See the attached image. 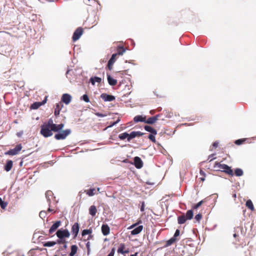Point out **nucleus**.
I'll use <instances>...</instances> for the list:
<instances>
[{
    "label": "nucleus",
    "instance_id": "1",
    "mask_svg": "<svg viewBox=\"0 0 256 256\" xmlns=\"http://www.w3.org/2000/svg\"><path fill=\"white\" fill-rule=\"evenodd\" d=\"M56 236L58 239L56 240L58 244H60L63 243H67L66 240L70 236V232L67 229H60L56 232Z\"/></svg>",
    "mask_w": 256,
    "mask_h": 256
},
{
    "label": "nucleus",
    "instance_id": "2",
    "mask_svg": "<svg viewBox=\"0 0 256 256\" xmlns=\"http://www.w3.org/2000/svg\"><path fill=\"white\" fill-rule=\"evenodd\" d=\"M40 128V134L44 137L48 138L52 135V130L50 120L46 123L42 125Z\"/></svg>",
    "mask_w": 256,
    "mask_h": 256
},
{
    "label": "nucleus",
    "instance_id": "3",
    "mask_svg": "<svg viewBox=\"0 0 256 256\" xmlns=\"http://www.w3.org/2000/svg\"><path fill=\"white\" fill-rule=\"evenodd\" d=\"M71 132L70 129H66L64 130H61L59 133L54 135V138L57 140L65 139Z\"/></svg>",
    "mask_w": 256,
    "mask_h": 256
},
{
    "label": "nucleus",
    "instance_id": "4",
    "mask_svg": "<svg viewBox=\"0 0 256 256\" xmlns=\"http://www.w3.org/2000/svg\"><path fill=\"white\" fill-rule=\"evenodd\" d=\"M22 146L21 144H18L13 149H10L5 152L6 155L14 156L17 154L22 150Z\"/></svg>",
    "mask_w": 256,
    "mask_h": 256
},
{
    "label": "nucleus",
    "instance_id": "5",
    "mask_svg": "<svg viewBox=\"0 0 256 256\" xmlns=\"http://www.w3.org/2000/svg\"><path fill=\"white\" fill-rule=\"evenodd\" d=\"M50 121L51 124L53 132H58L62 130L64 127V124H56L53 123V120L52 119H50Z\"/></svg>",
    "mask_w": 256,
    "mask_h": 256
},
{
    "label": "nucleus",
    "instance_id": "6",
    "mask_svg": "<svg viewBox=\"0 0 256 256\" xmlns=\"http://www.w3.org/2000/svg\"><path fill=\"white\" fill-rule=\"evenodd\" d=\"M83 29L80 27L76 29L72 36V40L75 42L78 40L83 34Z\"/></svg>",
    "mask_w": 256,
    "mask_h": 256
},
{
    "label": "nucleus",
    "instance_id": "7",
    "mask_svg": "<svg viewBox=\"0 0 256 256\" xmlns=\"http://www.w3.org/2000/svg\"><path fill=\"white\" fill-rule=\"evenodd\" d=\"M80 226L78 222H76L72 227L71 232L74 235V238H75L79 232Z\"/></svg>",
    "mask_w": 256,
    "mask_h": 256
},
{
    "label": "nucleus",
    "instance_id": "8",
    "mask_svg": "<svg viewBox=\"0 0 256 256\" xmlns=\"http://www.w3.org/2000/svg\"><path fill=\"white\" fill-rule=\"evenodd\" d=\"M117 252L118 254H126L129 252L128 248H126V245L124 243H121L117 250Z\"/></svg>",
    "mask_w": 256,
    "mask_h": 256
},
{
    "label": "nucleus",
    "instance_id": "9",
    "mask_svg": "<svg viewBox=\"0 0 256 256\" xmlns=\"http://www.w3.org/2000/svg\"><path fill=\"white\" fill-rule=\"evenodd\" d=\"M62 222L60 220L55 222L48 230L49 234H51L54 232L58 229V228L60 226Z\"/></svg>",
    "mask_w": 256,
    "mask_h": 256
},
{
    "label": "nucleus",
    "instance_id": "10",
    "mask_svg": "<svg viewBox=\"0 0 256 256\" xmlns=\"http://www.w3.org/2000/svg\"><path fill=\"white\" fill-rule=\"evenodd\" d=\"M134 164L136 168L139 169L143 166V162L140 157L136 156L134 158Z\"/></svg>",
    "mask_w": 256,
    "mask_h": 256
},
{
    "label": "nucleus",
    "instance_id": "11",
    "mask_svg": "<svg viewBox=\"0 0 256 256\" xmlns=\"http://www.w3.org/2000/svg\"><path fill=\"white\" fill-rule=\"evenodd\" d=\"M116 56H117V54H112L111 58L108 62V64H107V68L110 70H112V66H113V64L116 62Z\"/></svg>",
    "mask_w": 256,
    "mask_h": 256
},
{
    "label": "nucleus",
    "instance_id": "12",
    "mask_svg": "<svg viewBox=\"0 0 256 256\" xmlns=\"http://www.w3.org/2000/svg\"><path fill=\"white\" fill-rule=\"evenodd\" d=\"M101 98L105 102H112L115 100V97L112 95H109L104 93L100 95Z\"/></svg>",
    "mask_w": 256,
    "mask_h": 256
},
{
    "label": "nucleus",
    "instance_id": "13",
    "mask_svg": "<svg viewBox=\"0 0 256 256\" xmlns=\"http://www.w3.org/2000/svg\"><path fill=\"white\" fill-rule=\"evenodd\" d=\"M46 100L47 96H46L44 100L42 102H35L33 103L30 106V108L34 110L38 109L40 106L46 103Z\"/></svg>",
    "mask_w": 256,
    "mask_h": 256
},
{
    "label": "nucleus",
    "instance_id": "14",
    "mask_svg": "<svg viewBox=\"0 0 256 256\" xmlns=\"http://www.w3.org/2000/svg\"><path fill=\"white\" fill-rule=\"evenodd\" d=\"M72 100V96L70 94H64L62 96V101L66 104H68Z\"/></svg>",
    "mask_w": 256,
    "mask_h": 256
},
{
    "label": "nucleus",
    "instance_id": "15",
    "mask_svg": "<svg viewBox=\"0 0 256 256\" xmlns=\"http://www.w3.org/2000/svg\"><path fill=\"white\" fill-rule=\"evenodd\" d=\"M102 232L104 236L108 235L110 232V228L107 224H104L102 226Z\"/></svg>",
    "mask_w": 256,
    "mask_h": 256
},
{
    "label": "nucleus",
    "instance_id": "16",
    "mask_svg": "<svg viewBox=\"0 0 256 256\" xmlns=\"http://www.w3.org/2000/svg\"><path fill=\"white\" fill-rule=\"evenodd\" d=\"M222 172L231 176H233L234 175L233 170L230 166L226 164H225L224 168L222 170Z\"/></svg>",
    "mask_w": 256,
    "mask_h": 256
},
{
    "label": "nucleus",
    "instance_id": "17",
    "mask_svg": "<svg viewBox=\"0 0 256 256\" xmlns=\"http://www.w3.org/2000/svg\"><path fill=\"white\" fill-rule=\"evenodd\" d=\"M146 116H142L140 115L136 116L134 118V120L135 122H144V123H146Z\"/></svg>",
    "mask_w": 256,
    "mask_h": 256
},
{
    "label": "nucleus",
    "instance_id": "18",
    "mask_svg": "<svg viewBox=\"0 0 256 256\" xmlns=\"http://www.w3.org/2000/svg\"><path fill=\"white\" fill-rule=\"evenodd\" d=\"M13 166V162L12 160H8L4 166V169L6 172H9L11 170Z\"/></svg>",
    "mask_w": 256,
    "mask_h": 256
},
{
    "label": "nucleus",
    "instance_id": "19",
    "mask_svg": "<svg viewBox=\"0 0 256 256\" xmlns=\"http://www.w3.org/2000/svg\"><path fill=\"white\" fill-rule=\"evenodd\" d=\"M62 106V104L61 102L58 103L56 104L54 112L55 116H57L59 115L60 111Z\"/></svg>",
    "mask_w": 256,
    "mask_h": 256
},
{
    "label": "nucleus",
    "instance_id": "20",
    "mask_svg": "<svg viewBox=\"0 0 256 256\" xmlns=\"http://www.w3.org/2000/svg\"><path fill=\"white\" fill-rule=\"evenodd\" d=\"M143 229L142 226H139L131 231V234L136 235L140 234Z\"/></svg>",
    "mask_w": 256,
    "mask_h": 256
},
{
    "label": "nucleus",
    "instance_id": "21",
    "mask_svg": "<svg viewBox=\"0 0 256 256\" xmlns=\"http://www.w3.org/2000/svg\"><path fill=\"white\" fill-rule=\"evenodd\" d=\"M226 164H222L220 162H216L214 165V168H216V170L222 171L224 168V166Z\"/></svg>",
    "mask_w": 256,
    "mask_h": 256
},
{
    "label": "nucleus",
    "instance_id": "22",
    "mask_svg": "<svg viewBox=\"0 0 256 256\" xmlns=\"http://www.w3.org/2000/svg\"><path fill=\"white\" fill-rule=\"evenodd\" d=\"M97 212L96 206L94 205L91 206L89 208V214L92 216H94Z\"/></svg>",
    "mask_w": 256,
    "mask_h": 256
},
{
    "label": "nucleus",
    "instance_id": "23",
    "mask_svg": "<svg viewBox=\"0 0 256 256\" xmlns=\"http://www.w3.org/2000/svg\"><path fill=\"white\" fill-rule=\"evenodd\" d=\"M144 128L146 131L152 133V134H154V135H156L157 134L156 130L150 126H145Z\"/></svg>",
    "mask_w": 256,
    "mask_h": 256
},
{
    "label": "nucleus",
    "instance_id": "24",
    "mask_svg": "<svg viewBox=\"0 0 256 256\" xmlns=\"http://www.w3.org/2000/svg\"><path fill=\"white\" fill-rule=\"evenodd\" d=\"M78 248L76 245H72L70 247V256H74L77 252Z\"/></svg>",
    "mask_w": 256,
    "mask_h": 256
},
{
    "label": "nucleus",
    "instance_id": "25",
    "mask_svg": "<svg viewBox=\"0 0 256 256\" xmlns=\"http://www.w3.org/2000/svg\"><path fill=\"white\" fill-rule=\"evenodd\" d=\"M108 81L110 86H114L117 84V80L113 78L110 75H108Z\"/></svg>",
    "mask_w": 256,
    "mask_h": 256
},
{
    "label": "nucleus",
    "instance_id": "26",
    "mask_svg": "<svg viewBox=\"0 0 256 256\" xmlns=\"http://www.w3.org/2000/svg\"><path fill=\"white\" fill-rule=\"evenodd\" d=\"M188 220L184 214L179 216L178 218V224H184Z\"/></svg>",
    "mask_w": 256,
    "mask_h": 256
},
{
    "label": "nucleus",
    "instance_id": "27",
    "mask_svg": "<svg viewBox=\"0 0 256 256\" xmlns=\"http://www.w3.org/2000/svg\"><path fill=\"white\" fill-rule=\"evenodd\" d=\"M90 82L92 85H94L96 82L100 83L102 82V78L97 76L92 77L90 78Z\"/></svg>",
    "mask_w": 256,
    "mask_h": 256
},
{
    "label": "nucleus",
    "instance_id": "28",
    "mask_svg": "<svg viewBox=\"0 0 256 256\" xmlns=\"http://www.w3.org/2000/svg\"><path fill=\"white\" fill-rule=\"evenodd\" d=\"M246 206L250 210L252 211H253L254 209L252 202L250 200H248L246 202Z\"/></svg>",
    "mask_w": 256,
    "mask_h": 256
},
{
    "label": "nucleus",
    "instance_id": "29",
    "mask_svg": "<svg viewBox=\"0 0 256 256\" xmlns=\"http://www.w3.org/2000/svg\"><path fill=\"white\" fill-rule=\"evenodd\" d=\"M84 192L90 196H94L96 194V189L94 188H90L88 190H85Z\"/></svg>",
    "mask_w": 256,
    "mask_h": 256
},
{
    "label": "nucleus",
    "instance_id": "30",
    "mask_svg": "<svg viewBox=\"0 0 256 256\" xmlns=\"http://www.w3.org/2000/svg\"><path fill=\"white\" fill-rule=\"evenodd\" d=\"M58 244L57 240L56 241H50L44 243L43 246L45 247H50L54 246L55 244Z\"/></svg>",
    "mask_w": 256,
    "mask_h": 256
},
{
    "label": "nucleus",
    "instance_id": "31",
    "mask_svg": "<svg viewBox=\"0 0 256 256\" xmlns=\"http://www.w3.org/2000/svg\"><path fill=\"white\" fill-rule=\"evenodd\" d=\"M194 216L193 211L192 210H188L186 212L185 215L188 220H190Z\"/></svg>",
    "mask_w": 256,
    "mask_h": 256
},
{
    "label": "nucleus",
    "instance_id": "32",
    "mask_svg": "<svg viewBox=\"0 0 256 256\" xmlns=\"http://www.w3.org/2000/svg\"><path fill=\"white\" fill-rule=\"evenodd\" d=\"M156 118H154V116L150 117L148 119L146 118V123L148 124H152L156 122Z\"/></svg>",
    "mask_w": 256,
    "mask_h": 256
},
{
    "label": "nucleus",
    "instance_id": "33",
    "mask_svg": "<svg viewBox=\"0 0 256 256\" xmlns=\"http://www.w3.org/2000/svg\"><path fill=\"white\" fill-rule=\"evenodd\" d=\"M176 238L172 237L170 240H168L166 241L165 246L167 247V246H168L172 245L176 241Z\"/></svg>",
    "mask_w": 256,
    "mask_h": 256
},
{
    "label": "nucleus",
    "instance_id": "34",
    "mask_svg": "<svg viewBox=\"0 0 256 256\" xmlns=\"http://www.w3.org/2000/svg\"><path fill=\"white\" fill-rule=\"evenodd\" d=\"M234 174L237 176H240L244 174V172L242 169L237 168L234 170Z\"/></svg>",
    "mask_w": 256,
    "mask_h": 256
},
{
    "label": "nucleus",
    "instance_id": "35",
    "mask_svg": "<svg viewBox=\"0 0 256 256\" xmlns=\"http://www.w3.org/2000/svg\"><path fill=\"white\" fill-rule=\"evenodd\" d=\"M126 50L122 46H118L117 49V52L115 54H117L118 55H122L125 52Z\"/></svg>",
    "mask_w": 256,
    "mask_h": 256
},
{
    "label": "nucleus",
    "instance_id": "36",
    "mask_svg": "<svg viewBox=\"0 0 256 256\" xmlns=\"http://www.w3.org/2000/svg\"><path fill=\"white\" fill-rule=\"evenodd\" d=\"M162 114H164L165 118H170L173 116L172 112L167 110H164Z\"/></svg>",
    "mask_w": 256,
    "mask_h": 256
},
{
    "label": "nucleus",
    "instance_id": "37",
    "mask_svg": "<svg viewBox=\"0 0 256 256\" xmlns=\"http://www.w3.org/2000/svg\"><path fill=\"white\" fill-rule=\"evenodd\" d=\"M128 134L126 132L122 133L118 135V138L120 140H124L126 139V138H127V139H128Z\"/></svg>",
    "mask_w": 256,
    "mask_h": 256
},
{
    "label": "nucleus",
    "instance_id": "38",
    "mask_svg": "<svg viewBox=\"0 0 256 256\" xmlns=\"http://www.w3.org/2000/svg\"><path fill=\"white\" fill-rule=\"evenodd\" d=\"M136 137V132L133 131L128 134V141L130 142V140Z\"/></svg>",
    "mask_w": 256,
    "mask_h": 256
},
{
    "label": "nucleus",
    "instance_id": "39",
    "mask_svg": "<svg viewBox=\"0 0 256 256\" xmlns=\"http://www.w3.org/2000/svg\"><path fill=\"white\" fill-rule=\"evenodd\" d=\"M92 232V230L91 229H86V230H82V236H84L86 234H91Z\"/></svg>",
    "mask_w": 256,
    "mask_h": 256
},
{
    "label": "nucleus",
    "instance_id": "40",
    "mask_svg": "<svg viewBox=\"0 0 256 256\" xmlns=\"http://www.w3.org/2000/svg\"><path fill=\"white\" fill-rule=\"evenodd\" d=\"M52 191H47L46 192V196L47 198V200L48 202H50V199L49 198V196H52Z\"/></svg>",
    "mask_w": 256,
    "mask_h": 256
},
{
    "label": "nucleus",
    "instance_id": "41",
    "mask_svg": "<svg viewBox=\"0 0 256 256\" xmlns=\"http://www.w3.org/2000/svg\"><path fill=\"white\" fill-rule=\"evenodd\" d=\"M8 205L6 202H4L2 199L0 198V206L2 209H4Z\"/></svg>",
    "mask_w": 256,
    "mask_h": 256
},
{
    "label": "nucleus",
    "instance_id": "42",
    "mask_svg": "<svg viewBox=\"0 0 256 256\" xmlns=\"http://www.w3.org/2000/svg\"><path fill=\"white\" fill-rule=\"evenodd\" d=\"M204 200H202L192 206L193 209H197L204 202Z\"/></svg>",
    "mask_w": 256,
    "mask_h": 256
},
{
    "label": "nucleus",
    "instance_id": "43",
    "mask_svg": "<svg viewBox=\"0 0 256 256\" xmlns=\"http://www.w3.org/2000/svg\"><path fill=\"white\" fill-rule=\"evenodd\" d=\"M82 100H84V102H90V100L87 94H84L82 97Z\"/></svg>",
    "mask_w": 256,
    "mask_h": 256
},
{
    "label": "nucleus",
    "instance_id": "44",
    "mask_svg": "<svg viewBox=\"0 0 256 256\" xmlns=\"http://www.w3.org/2000/svg\"><path fill=\"white\" fill-rule=\"evenodd\" d=\"M202 218V214H196L194 217L195 220L198 222H200V221L201 220Z\"/></svg>",
    "mask_w": 256,
    "mask_h": 256
},
{
    "label": "nucleus",
    "instance_id": "45",
    "mask_svg": "<svg viewBox=\"0 0 256 256\" xmlns=\"http://www.w3.org/2000/svg\"><path fill=\"white\" fill-rule=\"evenodd\" d=\"M155 136L154 134H150L148 136V138L152 140L153 142H156Z\"/></svg>",
    "mask_w": 256,
    "mask_h": 256
},
{
    "label": "nucleus",
    "instance_id": "46",
    "mask_svg": "<svg viewBox=\"0 0 256 256\" xmlns=\"http://www.w3.org/2000/svg\"><path fill=\"white\" fill-rule=\"evenodd\" d=\"M244 142V140L239 139L235 141V144H236L240 145L241 144Z\"/></svg>",
    "mask_w": 256,
    "mask_h": 256
},
{
    "label": "nucleus",
    "instance_id": "47",
    "mask_svg": "<svg viewBox=\"0 0 256 256\" xmlns=\"http://www.w3.org/2000/svg\"><path fill=\"white\" fill-rule=\"evenodd\" d=\"M46 214V212L45 211H41L40 212V216L41 218H45Z\"/></svg>",
    "mask_w": 256,
    "mask_h": 256
},
{
    "label": "nucleus",
    "instance_id": "48",
    "mask_svg": "<svg viewBox=\"0 0 256 256\" xmlns=\"http://www.w3.org/2000/svg\"><path fill=\"white\" fill-rule=\"evenodd\" d=\"M214 155H215V154H212L208 156V158L207 160H208L209 162H210L212 160H213L215 159L216 158H213L214 156Z\"/></svg>",
    "mask_w": 256,
    "mask_h": 256
},
{
    "label": "nucleus",
    "instance_id": "49",
    "mask_svg": "<svg viewBox=\"0 0 256 256\" xmlns=\"http://www.w3.org/2000/svg\"><path fill=\"white\" fill-rule=\"evenodd\" d=\"M180 231L179 230H176L175 232V233L174 236V238H176L177 236H178L180 235Z\"/></svg>",
    "mask_w": 256,
    "mask_h": 256
},
{
    "label": "nucleus",
    "instance_id": "50",
    "mask_svg": "<svg viewBox=\"0 0 256 256\" xmlns=\"http://www.w3.org/2000/svg\"><path fill=\"white\" fill-rule=\"evenodd\" d=\"M86 247L87 250H88V254H89V252L90 251V242H88L86 244Z\"/></svg>",
    "mask_w": 256,
    "mask_h": 256
},
{
    "label": "nucleus",
    "instance_id": "51",
    "mask_svg": "<svg viewBox=\"0 0 256 256\" xmlns=\"http://www.w3.org/2000/svg\"><path fill=\"white\" fill-rule=\"evenodd\" d=\"M144 206H145L144 202H142V206H141V208H140V211L141 212H144Z\"/></svg>",
    "mask_w": 256,
    "mask_h": 256
},
{
    "label": "nucleus",
    "instance_id": "52",
    "mask_svg": "<svg viewBox=\"0 0 256 256\" xmlns=\"http://www.w3.org/2000/svg\"><path fill=\"white\" fill-rule=\"evenodd\" d=\"M136 136H140L144 134L143 132H136Z\"/></svg>",
    "mask_w": 256,
    "mask_h": 256
},
{
    "label": "nucleus",
    "instance_id": "53",
    "mask_svg": "<svg viewBox=\"0 0 256 256\" xmlns=\"http://www.w3.org/2000/svg\"><path fill=\"white\" fill-rule=\"evenodd\" d=\"M162 114H156V116H154V118H156V120L157 121L158 120L159 118H160Z\"/></svg>",
    "mask_w": 256,
    "mask_h": 256
},
{
    "label": "nucleus",
    "instance_id": "54",
    "mask_svg": "<svg viewBox=\"0 0 256 256\" xmlns=\"http://www.w3.org/2000/svg\"><path fill=\"white\" fill-rule=\"evenodd\" d=\"M96 114L97 116H99V117H104V116H106V115H105V114H101V113H99V112H97V113H96Z\"/></svg>",
    "mask_w": 256,
    "mask_h": 256
},
{
    "label": "nucleus",
    "instance_id": "55",
    "mask_svg": "<svg viewBox=\"0 0 256 256\" xmlns=\"http://www.w3.org/2000/svg\"><path fill=\"white\" fill-rule=\"evenodd\" d=\"M218 142H215L212 144V146L214 148H216L218 146Z\"/></svg>",
    "mask_w": 256,
    "mask_h": 256
},
{
    "label": "nucleus",
    "instance_id": "56",
    "mask_svg": "<svg viewBox=\"0 0 256 256\" xmlns=\"http://www.w3.org/2000/svg\"><path fill=\"white\" fill-rule=\"evenodd\" d=\"M119 121H120V119L118 118L116 122H114L110 126H113L116 124H118V122Z\"/></svg>",
    "mask_w": 256,
    "mask_h": 256
},
{
    "label": "nucleus",
    "instance_id": "57",
    "mask_svg": "<svg viewBox=\"0 0 256 256\" xmlns=\"http://www.w3.org/2000/svg\"><path fill=\"white\" fill-rule=\"evenodd\" d=\"M49 208L48 210V212H51L54 210L50 208V202H48Z\"/></svg>",
    "mask_w": 256,
    "mask_h": 256
},
{
    "label": "nucleus",
    "instance_id": "58",
    "mask_svg": "<svg viewBox=\"0 0 256 256\" xmlns=\"http://www.w3.org/2000/svg\"><path fill=\"white\" fill-rule=\"evenodd\" d=\"M64 244L63 248L64 249H66L67 248L66 243H63V244Z\"/></svg>",
    "mask_w": 256,
    "mask_h": 256
},
{
    "label": "nucleus",
    "instance_id": "59",
    "mask_svg": "<svg viewBox=\"0 0 256 256\" xmlns=\"http://www.w3.org/2000/svg\"><path fill=\"white\" fill-rule=\"evenodd\" d=\"M200 174L201 175H202V176H205V175H206V174H205L203 170H200Z\"/></svg>",
    "mask_w": 256,
    "mask_h": 256
},
{
    "label": "nucleus",
    "instance_id": "60",
    "mask_svg": "<svg viewBox=\"0 0 256 256\" xmlns=\"http://www.w3.org/2000/svg\"><path fill=\"white\" fill-rule=\"evenodd\" d=\"M150 114H154L155 112V110H151L150 112Z\"/></svg>",
    "mask_w": 256,
    "mask_h": 256
},
{
    "label": "nucleus",
    "instance_id": "61",
    "mask_svg": "<svg viewBox=\"0 0 256 256\" xmlns=\"http://www.w3.org/2000/svg\"><path fill=\"white\" fill-rule=\"evenodd\" d=\"M136 224H135L132 225L130 226V228H133L135 227L136 226Z\"/></svg>",
    "mask_w": 256,
    "mask_h": 256
},
{
    "label": "nucleus",
    "instance_id": "62",
    "mask_svg": "<svg viewBox=\"0 0 256 256\" xmlns=\"http://www.w3.org/2000/svg\"><path fill=\"white\" fill-rule=\"evenodd\" d=\"M138 252H136L134 254H131L130 256H138Z\"/></svg>",
    "mask_w": 256,
    "mask_h": 256
},
{
    "label": "nucleus",
    "instance_id": "63",
    "mask_svg": "<svg viewBox=\"0 0 256 256\" xmlns=\"http://www.w3.org/2000/svg\"><path fill=\"white\" fill-rule=\"evenodd\" d=\"M200 179L201 181L204 182V180H205L204 176L203 177V178H200Z\"/></svg>",
    "mask_w": 256,
    "mask_h": 256
},
{
    "label": "nucleus",
    "instance_id": "64",
    "mask_svg": "<svg viewBox=\"0 0 256 256\" xmlns=\"http://www.w3.org/2000/svg\"><path fill=\"white\" fill-rule=\"evenodd\" d=\"M92 238V236L90 235V236H88V240H90V239Z\"/></svg>",
    "mask_w": 256,
    "mask_h": 256
}]
</instances>
